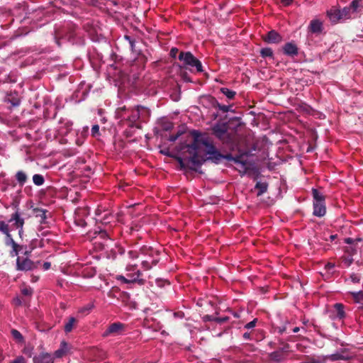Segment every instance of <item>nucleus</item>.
<instances>
[{
  "label": "nucleus",
  "mask_w": 363,
  "mask_h": 363,
  "mask_svg": "<svg viewBox=\"0 0 363 363\" xmlns=\"http://www.w3.org/2000/svg\"><path fill=\"white\" fill-rule=\"evenodd\" d=\"M345 252H347L350 255H353L357 252V245H350L345 248Z\"/></svg>",
  "instance_id": "f704fd0d"
},
{
  "label": "nucleus",
  "mask_w": 363,
  "mask_h": 363,
  "mask_svg": "<svg viewBox=\"0 0 363 363\" xmlns=\"http://www.w3.org/2000/svg\"><path fill=\"white\" fill-rule=\"evenodd\" d=\"M94 235H96L94 237V240L97 239H101L106 242L108 240V235L106 230H99V231H95Z\"/></svg>",
  "instance_id": "c85d7f7f"
},
{
  "label": "nucleus",
  "mask_w": 363,
  "mask_h": 363,
  "mask_svg": "<svg viewBox=\"0 0 363 363\" xmlns=\"http://www.w3.org/2000/svg\"><path fill=\"white\" fill-rule=\"evenodd\" d=\"M16 179L20 186H23L27 181L28 177L23 171H18L15 175Z\"/></svg>",
  "instance_id": "b1692460"
},
{
  "label": "nucleus",
  "mask_w": 363,
  "mask_h": 363,
  "mask_svg": "<svg viewBox=\"0 0 363 363\" xmlns=\"http://www.w3.org/2000/svg\"><path fill=\"white\" fill-rule=\"evenodd\" d=\"M334 309L336 312V316L339 319H343L345 317V306L343 304L337 303L334 305Z\"/></svg>",
  "instance_id": "5701e85b"
},
{
  "label": "nucleus",
  "mask_w": 363,
  "mask_h": 363,
  "mask_svg": "<svg viewBox=\"0 0 363 363\" xmlns=\"http://www.w3.org/2000/svg\"><path fill=\"white\" fill-rule=\"evenodd\" d=\"M126 276L116 275V279L122 284H138L143 286L145 280L140 278L142 273L137 269L136 264H128L125 267Z\"/></svg>",
  "instance_id": "7ed1b4c3"
},
{
  "label": "nucleus",
  "mask_w": 363,
  "mask_h": 363,
  "mask_svg": "<svg viewBox=\"0 0 363 363\" xmlns=\"http://www.w3.org/2000/svg\"><path fill=\"white\" fill-rule=\"evenodd\" d=\"M40 262H34L28 257H17L16 269L18 271H30L38 267Z\"/></svg>",
  "instance_id": "9d476101"
},
{
  "label": "nucleus",
  "mask_w": 363,
  "mask_h": 363,
  "mask_svg": "<svg viewBox=\"0 0 363 363\" xmlns=\"http://www.w3.org/2000/svg\"><path fill=\"white\" fill-rule=\"evenodd\" d=\"M36 241L37 240H32L30 243V250H33L35 247L36 245L34 244V242ZM30 252L31 251H26L25 255L28 256Z\"/></svg>",
  "instance_id": "de8ad7c7"
},
{
  "label": "nucleus",
  "mask_w": 363,
  "mask_h": 363,
  "mask_svg": "<svg viewBox=\"0 0 363 363\" xmlns=\"http://www.w3.org/2000/svg\"><path fill=\"white\" fill-rule=\"evenodd\" d=\"M311 363H318V362L313 361Z\"/></svg>",
  "instance_id": "338daca9"
},
{
  "label": "nucleus",
  "mask_w": 363,
  "mask_h": 363,
  "mask_svg": "<svg viewBox=\"0 0 363 363\" xmlns=\"http://www.w3.org/2000/svg\"><path fill=\"white\" fill-rule=\"evenodd\" d=\"M361 241V238L352 239L351 238H347L345 239V242L350 245H357V243Z\"/></svg>",
  "instance_id": "72a5a7b5"
},
{
  "label": "nucleus",
  "mask_w": 363,
  "mask_h": 363,
  "mask_svg": "<svg viewBox=\"0 0 363 363\" xmlns=\"http://www.w3.org/2000/svg\"><path fill=\"white\" fill-rule=\"evenodd\" d=\"M33 182L36 186H41L45 182V179L42 174H35L33 176Z\"/></svg>",
  "instance_id": "c756f323"
},
{
  "label": "nucleus",
  "mask_w": 363,
  "mask_h": 363,
  "mask_svg": "<svg viewBox=\"0 0 363 363\" xmlns=\"http://www.w3.org/2000/svg\"><path fill=\"white\" fill-rule=\"evenodd\" d=\"M130 129H131V128H130ZM124 133L126 135V137H131L133 135V133L130 130H128V129L125 130L124 131Z\"/></svg>",
  "instance_id": "864d4df0"
},
{
  "label": "nucleus",
  "mask_w": 363,
  "mask_h": 363,
  "mask_svg": "<svg viewBox=\"0 0 363 363\" xmlns=\"http://www.w3.org/2000/svg\"><path fill=\"white\" fill-rule=\"evenodd\" d=\"M294 0H281V3L285 6L290 5Z\"/></svg>",
  "instance_id": "603ef678"
},
{
  "label": "nucleus",
  "mask_w": 363,
  "mask_h": 363,
  "mask_svg": "<svg viewBox=\"0 0 363 363\" xmlns=\"http://www.w3.org/2000/svg\"><path fill=\"white\" fill-rule=\"evenodd\" d=\"M327 16L333 24H336L342 21L340 9L338 6H332L328 10Z\"/></svg>",
  "instance_id": "ddd939ff"
},
{
  "label": "nucleus",
  "mask_w": 363,
  "mask_h": 363,
  "mask_svg": "<svg viewBox=\"0 0 363 363\" xmlns=\"http://www.w3.org/2000/svg\"><path fill=\"white\" fill-rule=\"evenodd\" d=\"M182 134V132L179 131L177 134L170 135L169 138V140L170 142H174V141H176L179 138V137Z\"/></svg>",
  "instance_id": "58836bf2"
},
{
  "label": "nucleus",
  "mask_w": 363,
  "mask_h": 363,
  "mask_svg": "<svg viewBox=\"0 0 363 363\" xmlns=\"http://www.w3.org/2000/svg\"><path fill=\"white\" fill-rule=\"evenodd\" d=\"M140 121L142 122H146L150 116V111L148 108H147L144 106H140Z\"/></svg>",
  "instance_id": "a878e982"
},
{
  "label": "nucleus",
  "mask_w": 363,
  "mask_h": 363,
  "mask_svg": "<svg viewBox=\"0 0 363 363\" xmlns=\"http://www.w3.org/2000/svg\"><path fill=\"white\" fill-rule=\"evenodd\" d=\"M21 292L25 296H30L33 291L30 288H24L21 290Z\"/></svg>",
  "instance_id": "c03bdc74"
},
{
  "label": "nucleus",
  "mask_w": 363,
  "mask_h": 363,
  "mask_svg": "<svg viewBox=\"0 0 363 363\" xmlns=\"http://www.w3.org/2000/svg\"><path fill=\"white\" fill-rule=\"evenodd\" d=\"M312 195L313 199V213L317 217H323L326 213L325 196L316 189H312Z\"/></svg>",
  "instance_id": "39448f33"
},
{
  "label": "nucleus",
  "mask_w": 363,
  "mask_h": 363,
  "mask_svg": "<svg viewBox=\"0 0 363 363\" xmlns=\"http://www.w3.org/2000/svg\"><path fill=\"white\" fill-rule=\"evenodd\" d=\"M308 29L312 33H320L323 30V23L320 20L313 19L311 21Z\"/></svg>",
  "instance_id": "6ab92c4d"
},
{
  "label": "nucleus",
  "mask_w": 363,
  "mask_h": 363,
  "mask_svg": "<svg viewBox=\"0 0 363 363\" xmlns=\"http://www.w3.org/2000/svg\"><path fill=\"white\" fill-rule=\"evenodd\" d=\"M179 60L184 62L185 67H189L190 70L195 68L197 72H203L201 62L191 52H181L179 55Z\"/></svg>",
  "instance_id": "423d86ee"
},
{
  "label": "nucleus",
  "mask_w": 363,
  "mask_h": 363,
  "mask_svg": "<svg viewBox=\"0 0 363 363\" xmlns=\"http://www.w3.org/2000/svg\"><path fill=\"white\" fill-rule=\"evenodd\" d=\"M11 257H18V255L19 254L17 251L14 250L13 248L9 252Z\"/></svg>",
  "instance_id": "3c124183"
},
{
  "label": "nucleus",
  "mask_w": 363,
  "mask_h": 363,
  "mask_svg": "<svg viewBox=\"0 0 363 363\" xmlns=\"http://www.w3.org/2000/svg\"><path fill=\"white\" fill-rule=\"evenodd\" d=\"M39 277L38 276L32 275L31 277V281L33 282H36L38 280Z\"/></svg>",
  "instance_id": "6e6d98bb"
},
{
  "label": "nucleus",
  "mask_w": 363,
  "mask_h": 363,
  "mask_svg": "<svg viewBox=\"0 0 363 363\" xmlns=\"http://www.w3.org/2000/svg\"><path fill=\"white\" fill-rule=\"evenodd\" d=\"M330 359L332 360V361H336V360H339V359H342V354H333L330 356Z\"/></svg>",
  "instance_id": "a19ab883"
},
{
  "label": "nucleus",
  "mask_w": 363,
  "mask_h": 363,
  "mask_svg": "<svg viewBox=\"0 0 363 363\" xmlns=\"http://www.w3.org/2000/svg\"><path fill=\"white\" fill-rule=\"evenodd\" d=\"M228 320V317L213 318V321H215L216 323H225V322H226Z\"/></svg>",
  "instance_id": "37998d69"
},
{
  "label": "nucleus",
  "mask_w": 363,
  "mask_h": 363,
  "mask_svg": "<svg viewBox=\"0 0 363 363\" xmlns=\"http://www.w3.org/2000/svg\"><path fill=\"white\" fill-rule=\"evenodd\" d=\"M299 330H300V328L298 327H295L292 330L293 333H298Z\"/></svg>",
  "instance_id": "bf43d9fd"
},
{
  "label": "nucleus",
  "mask_w": 363,
  "mask_h": 363,
  "mask_svg": "<svg viewBox=\"0 0 363 363\" xmlns=\"http://www.w3.org/2000/svg\"><path fill=\"white\" fill-rule=\"evenodd\" d=\"M26 360L23 356H19L15 359H13L11 363H25Z\"/></svg>",
  "instance_id": "79ce46f5"
},
{
  "label": "nucleus",
  "mask_w": 363,
  "mask_h": 363,
  "mask_svg": "<svg viewBox=\"0 0 363 363\" xmlns=\"http://www.w3.org/2000/svg\"><path fill=\"white\" fill-rule=\"evenodd\" d=\"M358 294H359V296L362 298V299H363V293L359 291Z\"/></svg>",
  "instance_id": "0e129e2a"
},
{
  "label": "nucleus",
  "mask_w": 363,
  "mask_h": 363,
  "mask_svg": "<svg viewBox=\"0 0 363 363\" xmlns=\"http://www.w3.org/2000/svg\"><path fill=\"white\" fill-rule=\"evenodd\" d=\"M62 125L59 128V132L62 135L67 134L72 129V123L69 121H65L60 122Z\"/></svg>",
  "instance_id": "4be33fe9"
},
{
  "label": "nucleus",
  "mask_w": 363,
  "mask_h": 363,
  "mask_svg": "<svg viewBox=\"0 0 363 363\" xmlns=\"http://www.w3.org/2000/svg\"><path fill=\"white\" fill-rule=\"evenodd\" d=\"M141 253H144L141 257V266L145 271L150 270L153 266L157 265L160 261L158 251L154 250L151 247H145L141 248Z\"/></svg>",
  "instance_id": "20e7f679"
},
{
  "label": "nucleus",
  "mask_w": 363,
  "mask_h": 363,
  "mask_svg": "<svg viewBox=\"0 0 363 363\" xmlns=\"http://www.w3.org/2000/svg\"><path fill=\"white\" fill-rule=\"evenodd\" d=\"M243 337L245 340H249L250 338V334L248 333H245L243 334Z\"/></svg>",
  "instance_id": "4d7b16f0"
},
{
  "label": "nucleus",
  "mask_w": 363,
  "mask_h": 363,
  "mask_svg": "<svg viewBox=\"0 0 363 363\" xmlns=\"http://www.w3.org/2000/svg\"><path fill=\"white\" fill-rule=\"evenodd\" d=\"M140 106L135 108H128L122 106L117 108L116 114L118 118L124 120L128 126L130 128H141V125L138 121L140 120Z\"/></svg>",
  "instance_id": "f03ea898"
},
{
  "label": "nucleus",
  "mask_w": 363,
  "mask_h": 363,
  "mask_svg": "<svg viewBox=\"0 0 363 363\" xmlns=\"http://www.w3.org/2000/svg\"><path fill=\"white\" fill-rule=\"evenodd\" d=\"M68 352V345L65 341L60 343V348L57 349L52 355L55 358H62L67 354Z\"/></svg>",
  "instance_id": "aec40b11"
},
{
  "label": "nucleus",
  "mask_w": 363,
  "mask_h": 363,
  "mask_svg": "<svg viewBox=\"0 0 363 363\" xmlns=\"http://www.w3.org/2000/svg\"><path fill=\"white\" fill-rule=\"evenodd\" d=\"M350 279L353 283H359L360 281V277L354 273L350 275Z\"/></svg>",
  "instance_id": "4c0bfd02"
},
{
  "label": "nucleus",
  "mask_w": 363,
  "mask_h": 363,
  "mask_svg": "<svg viewBox=\"0 0 363 363\" xmlns=\"http://www.w3.org/2000/svg\"><path fill=\"white\" fill-rule=\"evenodd\" d=\"M125 330V325L120 322H116L111 324L107 329L104 332L103 336L108 337L111 335H120Z\"/></svg>",
  "instance_id": "f8f14e48"
},
{
  "label": "nucleus",
  "mask_w": 363,
  "mask_h": 363,
  "mask_svg": "<svg viewBox=\"0 0 363 363\" xmlns=\"http://www.w3.org/2000/svg\"><path fill=\"white\" fill-rule=\"evenodd\" d=\"M33 363H54V357L48 352H40L33 357Z\"/></svg>",
  "instance_id": "4468645a"
},
{
  "label": "nucleus",
  "mask_w": 363,
  "mask_h": 363,
  "mask_svg": "<svg viewBox=\"0 0 363 363\" xmlns=\"http://www.w3.org/2000/svg\"><path fill=\"white\" fill-rule=\"evenodd\" d=\"M359 264L363 266V258H362L360 262H358Z\"/></svg>",
  "instance_id": "e2e57ef3"
},
{
  "label": "nucleus",
  "mask_w": 363,
  "mask_h": 363,
  "mask_svg": "<svg viewBox=\"0 0 363 363\" xmlns=\"http://www.w3.org/2000/svg\"><path fill=\"white\" fill-rule=\"evenodd\" d=\"M11 335L13 336V337L18 342H23L24 341V339H23V335H21V333L16 330V329H13L11 330Z\"/></svg>",
  "instance_id": "7c9ffc66"
},
{
  "label": "nucleus",
  "mask_w": 363,
  "mask_h": 363,
  "mask_svg": "<svg viewBox=\"0 0 363 363\" xmlns=\"http://www.w3.org/2000/svg\"><path fill=\"white\" fill-rule=\"evenodd\" d=\"M20 104V101L18 99H16L14 101L12 102V104L13 106H18Z\"/></svg>",
  "instance_id": "13d9d810"
},
{
  "label": "nucleus",
  "mask_w": 363,
  "mask_h": 363,
  "mask_svg": "<svg viewBox=\"0 0 363 363\" xmlns=\"http://www.w3.org/2000/svg\"><path fill=\"white\" fill-rule=\"evenodd\" d=\"M288 347L289 345H287L285 348L271 352L269 354L270 359L277 363L284 361L286 359L284 353L286 351V350Z\"/></svg>",
  "instance_id": "f3484780"
},
{
  "label": "nucleus",
  "mask_w": 363,
  "mask_h": 363,
  "mask_svg": "<svg viewBox=\"0 0 363 363\" xmlns=\"http://www.w3.org/2000/svg\"><path fill=\"white\" fill-rule=\"evenodd\" d=\"M7 223H12L11 227L13 228L18 229V235L22 238L23 235V225L25 220L21 217V214L18 210L11 214V218Z\"/></svg>",
  "instance_id": "1a4fd4ad"
},
{
  "label": "nucleus",
  "mask_w": 363,
  "mask_h": 363,
  "mask_svg": "<svg viewBox=\"0 0 363 363\" xmlns=\"http://www.w3.org/2000/svg\"><path fill=\"white\" fill-rule=\"evenodd\" d=\"M91 135L93 137L99 136L100 135L99 134V125H97V124L94 125L92 126V128H91Z\"/></svg>",
  "instance_id": "e433bc0d"
},
{
  "label": "nucleus",
  "mask_w": 363,
  "mask_h": 363,
  "mask_svg": "<svg viewBox=\"0 0 363 363\" xmlns=\"http://www.w3.org/2000/svg\"><path fill=\"white\" fill-rule=\"evenodd\" d=\"M51 267V264L50 262H45L43 263V269L46 271V270H48Z\"/></svg>",
  "instance_id": "8fccbe9b"
},
{
  "label": "nucleus",
  "mask_w": 363,
  "mask_h": 363,
  "mask_svg": "<svg viewBox=\"0 0 363 363\" xmlns=\"http://www.w3.org/2000/svg\"><path fill=\"white\" fill-rule=\"evenodd\" d=\"M191 135L194 141L191 145H187V152L190 157L186 159L178 157L182 168L186 167V161L190 163L191 169H195L200 167L206 160H211L216 164H218L223 159L233 160L239 162V157H233L230 154H221L213 145V140L206 133H201L197 130H193Z\"/></svg>",
  "instance_id": "f257e3e1"
},
{
  "label": "nucleus",
  "mask_w": 363,
  "mask_h": 363,
  "mask_svg": "<svg viewBox=\"0 0 363 363\" xmlns=\"http://www.w3.org/2000/svg\"><path fill=\"white\" fill-rule=\"evenodd\" d=\"M218 108L223 112H228L230 110L229 106L225 105H218Z\"/></svg>",
  "instance_id": "49530a36"
},
{
  "label": "nucleus",
  "mask_w": 363,
  "mask_h": 363,
  "mask_svg": "<svg viewBox=\"0 0 363 363\" xmlns=\"http://www.w3.org/2000/svg\"><path fill=\"white\" fill-rule=\"evenodd\" d=\"M144 253H141V249L139 251L137 250H130L128 253V255L130 259H135L138 258H141Z\"/></svg>",
  "instance_id": "2f4dec72"
},
{
  "label": "nucleus",
  "mask_w": 363,
  "mask_h": 363,
  "mask_svg": "<svg viewBox=\"0 0 363 363\" xmlns=\"http://www.w3.org/2000/svg\"><path fill=\"white\" fill-rule=\"evenodd\" d=\"M260 54L263 57H273V50L269 48H264L260 50Z\"/></svg>",
  "instance_id": "473e14b6"
},
{
  "label": "nucleus",
  "mask_w": 363,
  "mask_h": 363,
  "mask_svg": "<svg viewBox=\"0 0 363 363\" xmlns=\"http://www.w3.org/2000/svg\"><path fill=\"white\" fill-rule=\"evenodd\" d=\"M337 238V235H331L330 236V240L333 241Z\"/></svg>",
  "instance_id": "052dcab7"
},
{
  "label": "nucleus",
  "mask_w": 363,
  "mask_h": 363,
  "mask_svg": "<svg viewBox=\"0 0 363 363\" xmlns=\"http://www.w3.org/2000/svg\"><path fill=\"white\" fill-rule=\"evenodd\" d=\"M360 2L361 0H352L348 6H345L342 9H340L342 20L346 21L357 18L358 13L362 10Z\"/></svg>",
  "instance_id": "0eeeda50"
},
{
  "label": "nucleus",
  "mask_w": 363,
  "mask_h": 363,
  "mask_svg": "<svg viewBox=\"0 0 363 363\" xmlns=\"http://www.w3.org/2000/svg\"><path fill=\"white\" fill-rule=\"evenodd\" d=\"M205 319L208 320H213V318H210L209 316H206V317H205Z\"/></svg>",
  "instance_id": "680f3d73"
},
{
  "label": "nucleus",
  "mask_w": 363,
  "mask_h": 363,
  "mask_svg": "<svg viewBox=\"0 0 363 363\" xmlns=\"http://www.w3.org/2000/svg\"><path fill=\"white\" fill-rule=\"evenodd\" d=\"M335 267V264H333V263H330V262H328L326 265H325V268L327 269H333Z\"/></svg>",
  "instance_id": "5fc2aeb1"
},
{
  "label": "nucleus",
  "mask_w": 363,
  "mask_h": 363,
  "mask_svg": "<svg viewBox=\"0 0 363 363\" xmlns=\"http://www.w3.org/2000/svg\"><path fill=\"white\" fill-rule=\"evenodd\" d=\"M220 92L223 94L228 99H233L236 95V92L230 90L226 87H222L220 89Z\"/></svg>",
  "instance_id": "cd10ccee"
},
{
  "label": "nucleus",
  "mask_w": 363,
  "mask_h": 363,
  "mask_svg": "<svg viewBox=\"0 0 363 363\" xmlns=\"http://www.w3.org/2000/svg\"><path fill=\"white\" fill-rule=\"evenodd\" d=\"M76 323H77V320L75 318L69 317L68 318L67 322L65 324V327H64L65 332L66 333H70L73 330Z\"/></svg>",
  "instance_id": "393cba45"
},
{
  "label": "nucleus",
  "mask_w": 363,
  "mask_h": 363,
  "mask_svg": "<svg viewBox=\"0 0 363 363\" xmlns=\"http://www.w3.org/2000/svg\"><path fill=\"white\" fill-rule=\"evenodd\" d=\"M96 220L103 224H108L114 220V216L109 211L104 210L103 212L100 208L96 211Z\"/></svg>",
  "instance_id": "9b49d317"
},
{
  "label": "nucleus",
  "mask_w": 363,
  "mask_h": 363,
  "mask_svg": "<svg viewBox=\"0 0 363 363\" xmlns=\"http://www.w3.org/2000/svg\"><path fill=\"white\" fill-rule=\"evenodd\" d=\"M94 308V301H90L87 304L79 308L77 312L83 315H86L89 314Z\"/></svg>",
  "instance_id": "412c9836"
},
{
  "label": "nucleus",
  "mask_w": 363,
  "mask_h": 363,
  "mask_svg": "<svg viewBox=\"0 0 363 363\" xmlns=\"http://www.w3.org/2000/svg\"><path fill=\"white\" fill-rule=\"evenodd\" d=\"M213 134L218 138L223 139L228 132V125L225 123L216 124L213 128Z\"/></svg>",
  "instance_id": "dca6fc26"
},
{
  "label": "nucleus",
  "mask_w": 363,
  "mask_h": 363,
  "mask_svg": "<svg viewBox=\"0 0 363 363\" xmlns=\"http://www.w3.org/2000/svg\"><path fill=\"white\" fill-rule=\"evenodd\" d=\"M36 212V216L40 217L42 220H45L46 218V211L43 209H35Z\"/></svg>",
  "instance_id": "c9c22d12"
},
{
  "label": "nucleus",
  "mask_w": 363,
  "mask_h": 363,
  "mask_svg": "<svg viewBox=\"0 0 363 363\" xmlns=\"http://www.w3.org/2000/svg\"><path fill=\"white\" fill-rule=\"evenodd\" d=\"M268 185L266 182H257L255 189L258 190L257 196H261L267 190Z\"/></svg>",
  "instance_id": "bb28decb"
},
{
  "label": "nucleus",
  "mask_w": 363,
  "mask_h": 363,
  "mask_svg": "<svg viewBox=\"0 0 363 363\" xmlns=\"http://www.w3.org/2000/svg\"><path fill=\"white\" fill-rule=\"evenodd\" d=\"M263 40L268 43H279L282 41V37L276 30H272L263 37Z\"/></svg>",
  "instance_id": "2eb2a0df"
},
{
  "label": "nucleus",
  "mask_w": 363,
  "mask_h": 363,
  "mask_svg": "<svg viewBox=\"0 0 363 363\" xmlns=\"http://www.w3.org/2000/svg\"><path fill=\"white\" fill-rule=\"evenodd\" d=\"M11 226H2L1 228V233L4 235V243L6 246L11 247L18 253L23 250V246L18 245L16 242L11 234Z\"/></svg>",
  "instance_id": "6e6552de"
},
{
  "label": "nucleus",
  "mask_w": 363,
  "mask_h": 363,
  "mask_svg": "<svg viewBox=\"0 0 363 363\" xmlns=\"http://www.w3.org/2000/svg\"><path fill=\"white\" fill-rule=\"evenodd\" d=\"M174 315H175V316H177V317H182V315H179V313H174Z\"/></svg>",
  "instance_id": "69168bd1"
},
{
  "label": "nucleus",
  "mask_w": 363,
  "mask_h": 363,
  "mask_svg": "<svg viewBox=\"0 0 363 363\" xmlns=\"http://www.w3.org/2000/svg\"><path fill=\"white\" fill-rule=\"evenodd\" d=\"M177 52L178 49L176 48H172L170 50V55L173 57H175Z\"/></svg>",
  "instance_id": "09e8293b"
},
{
  "label": "nucleus",
  "mask_w": 363,
  "mask_h": 363,
  "mask_svg": "<svg viewBox=\"0 0 363 363\" xmlns=\"http://www.w3.org/2000/svg\"><path fill=\"white\" fill-rule=\"evenodd\" d=\"M257 323V319H254L253 320L249 322L245 325V328L247 329H251L255 327Z\"/></svg>",
  "instance_id": "ea45409f"
},
{
  "label": "nucleus",
  "mask_w": 363,
  "mask_h": 363,
  "mask_svg": "<svg viewBox=\"0 0 363 363\" xmlns=\"http://www.w3.org/2000/svg\"><path fill=\"white\" fill-rule=\"evenodd\" d=\"M284 53L289 56H296L298 55V48L293 43H287L283 47Z\"/></svg>",
  "instance_id": "a211bd4d"
},
{
  "label": "nucleus",
  "mask_w": 363,
  "mask_h": 363,
  "mask_svg": "<svg viewBox=\"0 0 363 363\" xmlns=\"http://www.w3.org/2000/svg\"><path fill=\"white\" fill-rule=\"evenodd\" d=\"M125 38L126 40H128L130 45V47L132 48V50H133V48H134V43H135V40L133 39L131 37L128 36V35H125Z\"/></svg>",
  "instance_id": "a18cd8bd"
}]
</instances>
